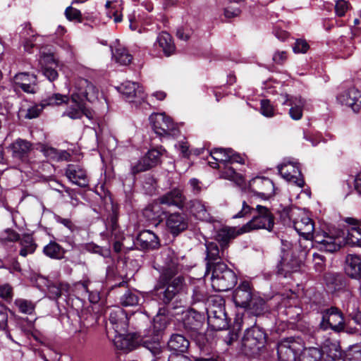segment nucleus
<instances>
[{"label":"nucleus","mask_w":361,"mask_h":361,"mask_svg":"<svg viewBox=\"0 0 361 361\" xmlns=\"http://www.w3.org/2000/svg\"><path fill=\"white\" fill-rule=\"evenodd\" d=\"M185 285V279L182 276H178L173 279L159 276L154 287V295L160 302L169 305L173 309L184 307L185 301L181 298V291Z\"/></svg>","instance_id":"f257e3e1"},{"label":"nucleus","mask_w":361,"mask_h":361,"mask_svg":"<svg viewBox=\"0 0 361 361\" xmlns=\"http://www.w3.org/2000/svg\"><path fill=\"white\" fill-rule=\"evenodd\" d=\"M252 212H255V214L252 219L243 226V231L250 232L252 230L265 229L269 231H272L274 226V217L271 212L267 207L262 205H257L254 209L250 206L245 200L242 203V209L233 218L238 219L247 216Z\"/></svg>","instance_id":"f03ea898"},{"label":"nucleus","mask_w":361,"mask_h":361,"mask_svg":"<svg viewBox=\"0 0 361 361\" xmlns=\"http://www.w3.org/2000/svg\"><path fill=\"white\" fill-rule=\"evenodd\" d=\"M345 222L350 227L347 231L346 236L326 235L319 241L320 248L326 252H334L340 250L344 245L361 247V228L357 219L346 218Z\"/></svg>","instance_id":"7ed1b4c3"},{"label":"nucleus","mask_w":361,"mask_h":361,"mask_svg":"<svg viewBox=\"0 0 361 361\" xmlns=\"http://www.w3.org/2000/svg\"><path fill=\"white\" fill-rule=\"evenodd\" d=\"M212 271V286L218 292L227 291L237 283V276L224 262H218L209 269Z\"/></svg>","instance_id":"20e7f679"},{"label":"nucleus","mask_w":361,"mask_h":361,"mask_svg":"<svg viewBox=\"0 0 361 361\" xmlns=\"http://www.w3.org/2000/svg\"><path fill=\"white\" fill-rule=\"evenodd\" d=\"M304 349L302 340L299 337H288L277 344L279 361H299V356Z\"/></svg>","instance_id":"39448f33"},{"label":"nucleus","mask_w":361,"mask_h":361,"mask_svg":"<svg viewBox=\"0 0 361 361\" xmlns=\"http://www.w3.org/2000/svg\"><path fill=\"white\" fill-rule=\"evenodd\" d=\"M71 97L74 102L76 101L84 103L86 101L92 102L97 98V91L90 81L84 78H79L75 82Z\"/></svg>","instance_id":"423d86ee"},{"label":"nucleus","mask_w":361,"mask_h":361,"mask_svg":"<svg viewBox=\"0 0 361 361\" xmlns=\"http://www.w3.org/2000/svg\"><path fill=\"white\" fill-rule=\"evenodd\" d=\"M320 326L324 330L332 329L340 332L344 329V318L342 312L335 307H331L322 312Z\"/></svg>","instance_id":"0eeeda50"},{"label":"nucleus","mask_w":361,"mask_h":361,"mask_svg":"<svg viewBox=\"0 0 361 361\" xmlns=\"http://www.w3.org/2000/svg\"><path fill=\"white\" fill-rule=\"evenodd\" d=\"M164 151L162 147L149 149L135 165L131 167L132 174L135 176L158 165L161 161V157Z\"/></svg>","instance_id":"6e6552de"},{"label":"nucleus","mask_w":361,"mask_h":361,"mask_svg":"<svg viewBox=\"0 0 361 361\" xmlns=\"http://www.w3.org/2000/svg\"><path fill=\"white\" fill-rule=\"evenodd\" d=\"M207 316L208 324L213 330L221 331L228 326L224 302L210 306L207 310Z\"/></svg>","instance_id":"1a4fd4ad"},{"label":"nucleus","mask_w":361,"mask_h":361,"mask_svg":"<svg viewBox=\"0 0 361 361\" xmlns=\"http://www.w3.org/2000/svg\"><path fill=\"white\" fill-rule=\"evenodd\" d=\"M152 128L154 133L159 136L174 135L176 130L173 120L164 113L152 114L149 118Z\"/></svg>","instance_id":"9d476101"},{"label":"nucleus","mask_w":361,"mask_h":361,"mask_svg":"<svg viewBox=\"0 0 361 361\" xmlns=\"http://www.w3.org/2000/svg\"><path fill=\"white\" fill-rule=\"evenodd\" d=\"M277 168L279 173L287 181L293 183L299 188L304 186L305 180L297 162L284 161L279 165Z\"/></svg>","instance_id":"9b49d317"},{"label":"nucleus","mask_w":361,"mask_h":361,"mask_svg":"<svg viewBox=\"0 0 361 361\" xmlns=\"http://www.w3.org/2000/svg\"><path fill=\"white\" fill-rule=\"evenodd\" d=\"M266 341V334L259 327L253 326L247 329L243 338L245 349L259 350Z\"/></svg>","instance_id":"f8f14e48"},{"label":"nucleus","mask_w":361,"mask_h":361,"mask_svg":"<svg viewBox=\"0 0 361 361\" xmlns=\"http://www.w3.org/2000/svg\"><path fill=\"white\" fill-rule=\"evenodd\" d=\"M33 149V143L22 138L15 140L8 147V151L11 152L12 158L21 162L28 161L30 154Z\"/></svg>","instance_id":"ddd939ff"},{"label":"nucleus","mask_w":361,"mask_h":361,"mask_svg":"<svg viewBox=\"0 0 361 361\" xmlns=\"http://www.w3.org/2000/svg\"><path fill=\"white\" fill-rule=\"evenodd\" d=\"M117 90L123 97L129 102H139L144 101L145 96L142 87L137 82L126 81L117 87Z\"/></svg>","instance_id":"4468645a"},{"label":"nucleus","mask_w":361,"mask_h":361,"mask_svg":"<svg viewBox=\"0 0 361 361\" xmlns=\"http://www.w3.org/2000/svg\"><path fill=\"white\" fill-rule=\"evenodd\" d=\"M250 189L263 199H269L274 194V185L271 180L265 177H255L250 180Z\"/></svg>","instance_id":"2eb2a0df"},{"label":"nucleus","mask_w":361,"mask_h":361,"mask_svg":"<svg viewBox=\"0 0 361 361\" xmlns=\"http://www.w3.org/2000/svg\"><path fill=\"white\" fill-rule=\"evenodd\" d=\"M157 200L160 204L168 207L173 206L180 210L185 209L186 204V197L183 194V190L180 188H173L160 196Z\"/></svg>","instance_id":"dca6fc26"},{"label":"nucleus","mask_w":361,"mask_h":361,"mask_svg":"<svg viewBox=\"0 0 361 361\" xmlns=\"http://www.w3.org/2000/svg\"><path fill=\"white\" fill-rule=\"evenodd\" d=\"M206 258L207 260V271L218 262H222L221 260L228 261V252L225 248L219 249L218 245L215 242H206Z\"/></svg>","instance_id":"f3484780"},{"label":"nucleus","mask_w":361,"mask_h":361,"mask_svg":"<svg viewBox=\"0 0 361 361\" xmlns=\"http://www.w3.org/2000/svg\"><path fill=\"white\" fill-rule=\"evenodd\" d=\"M204 320L202 314L192 310L188 312L183 319L184 329L191 337L196 336L202 329Z\"/></svg>","instance_id":"a211bd4d"},{"label":"nucleus","mask_w":361,"mask_h":361,"mask_svg":"<svg viewBox=\"0 0 361 361\" xmlns=\"http://www.w3.org/2000/svg\"><path fill=\"white\" fill-rule=\"evenodd\" d=\"M67 178L74 185L80 188L89 185L90 178L86 170L78 164H68L65 171Z\"/></svg>","instance_id":"6ab92c4d"},{"label":"nucleus","mask_w":361,"mask_h":361,"mask_svg":"<svg viewBox=\"0 0 361 361\" xmlns=\"http://www.w3.org/2000/svg\"><path fill=\"white\" fill-rule=\"evenodd\" d=\"M252 298V288L247 281L240 283L233 293V300L236 307L247 308Z\"/></svg>","instance_id":"aec40b11"},{"label":"nucleus","mask_w":361,"mask_h":361,"mask_svg":"<svg viewBox=\"0 0 361 361\" xmlns=\"http://www.w3.org/2000/svg\"><path fill=\"white\" fill-rule=\"evenodd\" d=\"M42 74L50 81L54 82L59 78L56 71L57 63L53 54L43 53L39 59Z\"/></svg>","instance_id":"412c9836"},{"label":"nucleus","mask_w":361,"mask_h":361,"mask_svg":"<svg viewBox=\"0 0 361 361\" xmlns=\"http://www.w3.org/2000/svg\"><path fill=\"white\" fill-rule=\"evenodd\" d=\"M245 233L240 228L235 227L224 226L216 231V240L220 244V247L228 250L230 243L239 235Z\"/></svg>","instance_id":"4be33fe9"},{"label":"nucleus","mask_w":361,"mask_h":361,"mask_svg":"<svg viewBox=\"0 0 361 361\" xmlns=\"http://www.w3.org/2000/svg\"><path fill=\"white\" fill-rule=\"evenodd\" d=\"M166 224L169 231L177 235L187 229L188 226V219L183 214L174 212L166 216Z\"/></svg>","instance_id":"5701e85b"},{"label":"nucleus","mask_w":361,"mask_h":361,"mask_svg":"<svg viewBox=\"0 0 361 361\" xmlns=\"http://www.w3.org/2000/svg\"><path fill=\"white\" fill-rule=\"evenodd\" d=\"M300 262L289 253H284L277 264V274L286 277L288 274L299 271Z\"/></svg>","instance_id":"b1692460"},{"label":"nucleus","mask_w":361,"mask_h":361,"mask_svg":"<svg viewBox=\"0 0 361 361\" xmlns=\"http://www.w3.org/2000/svg\"><path fill=\"white\" fill-rule=\"evenodd\" d=\"M109 323L115 334L126 333L128 327V319L123 310L117 308L112 310L109 316Z\"/></svg>","instance_id":"393cba45"},{"label":"nucleus","mask_w":361,"mask_h":361,"mask_svg":"<svg viewBox=\"0 0 361 361\" xmlns=\"http://www.w3.org/2000/svg\"><path fill=\"white\" fill-rule=\"evenodd\" d=\"M66 103L68 106L63 113V116H68L71 119H80L83 116H86L88 118H91L90 112L83 102L76 101L74 102L71 97H68V101Z\"/></svg>","instance_id":"a878e982"},{"label":"nucleus","mask_w":361,"mask_h":361,"mask_svg":"<svg viewBox=\"0 0 361 361\" xmlns=\"http://www.w3.org/2000/svg\"><path fill=\"white\" fill-rule=\"evenodd\" d=\"M14 83L16 88H20L27 93H35L36 91L37 76L27 73H19L14 77Z\"/></svg>","instance_id":"bb28decb"},{"label":"nucleus","mask_w":361,"mask_h":361,"mask_svg":"<svg viewBox=\"0 0 361 361\" xmlns=\"http://www.w3.org/2000/svg\"><path fill=\"white\" fill-rule=\"evenodd\" d=\"M293 228L304 239L310 240L313 238L314 224L312 219L303 215L293 221Z\"/></svg>","instance_id":"cd10ccee"},{"label":"nucleus","mask_w":361,"mask_h":361,"mask_svg":"<svg viewBox=\"0 0 361 361\" xmlns=\"http://www.w3.org/2000/svg\"><path fill=\"white\" fill-rule=\"evenodd\" d=\"M340 102L351 107L355 112L361 111V92L355 87H350L339 95Z\"/></svg>","instance_id":"c85d7f7f"},{"label":"nucleus","mask_w":361,"mask_h":361,"mask_svg":"<svg viewBox=\"0 0 361 361\" xmlns=\"http://www.w3.org/2000/svg\"><path fill=\"white\" fill-rule=\"evenodd\" d=\"M180 269L179 259L173 251L169 250L166 254L165 265L159 276L165 279H173Z\"/></svg>","instance_id":"c756f323"},{"label":"nucleus","mask_w":361,"mask_h":361,"mask_svg":"<svg viewBox=\"0 0 361 361\" xmlns=\"http://www.w3.org/2000/svg\"><path fill=\"white\" fill-rule=\"evenodd\" d=\"M135 245L141 249H156L159 247V240L157 235L150 230H144L137 236Z\"/></svg>","instance_id":"7c9ffc66"},{"label":"nucleus","mask_w":361,"mask_h":361,"mask_svg":"<svg viewBox=\"0 0 361 361\" xmlns=\"http://www.w3.org/2000/svg\"><path fill=\"white\" fill-rule=\"evenodd\" d=\"M185 209L192 214L197 219L208 221L210 219L206 206L198 200H192L185 204Z\"/></svg>","instance_id":"2f4dec72"},{"label":"nucleus","mask_w":361,"mask_h":361,"mask_svg":"<svg viewBox=\"0 0 361 361\" xmlns=\"http://www.w3.org/2000/svg\"><path fill=\"white\" fill-rule=\"evenodd\" d=\"M345 271L353 279L361 276V257L357 255L349 254L345 257Z\"/></svg>","instance_id":"473e14b6"},{"label":"nucleus","mask_w":361,"mask_h":361,"mask_svg":"<svg viewBox=\"0 0 361 361\" xmlns=\"http://www.w3.org/2000/svg\"><path fill=\"white\" fill-rule=\"evenodd\" d=\"M189 345V341L184 336L179 334H172L167 343L169 350L176 353L183 354L186 353Z\"/></svg>","instance_id":"72a5a7b5"},{"label":"nucleus","mask_w":361,"mask_h":361,"mask_svg":"<svg viewBox=\"0 0 361 361\" xmlns=\"http://www.w3.org/2000/svg\"><path fill=\"white\" fill-rule=\"evenodd\" d=\"M232 152L231 148H215L209 152L210 156L215 161H209L211 167L216 169L220 164L226 165L229 160V154Z\"/></svg>","instance_id":"f704fd0d"},{"label":"nucleus","mask_w":361,"mask_h":361,"mask_svg":"<svg viewBox=\"0 0 361 361\" xmlns=\"http://www.w3.org/2000/svg\"><path fill=\"white\" fill-rule=\"evenodd\" d=\"M154 45H158L159 47L161 49L166 56H170L176 50L172 37L166 32H162L158 35Z\"/></svg>","instance_id":"c9c22d12"},{"label":"nucleus","mask_w":361,"mask_h":361,"mask_svg":"<svg viewBox=\"0 0 361 361\" xmlns=\"http://www.w3.org/2000/svg\"><path fill=\"white\" fill-rule=\"evenodd\" d=\"M283 104L290 106L289 114L293 120L297 121L302 118L305 101L301 97L287 99Z\"/></svg>","instance_id":"e433bc0d"},{"label":"nucleus","mask_w":361,"mask_h":361,"mask_svg":"<svg viewBox=\"0 0 361 361\" xmlns=\"http://www.w3.org/2000/svg\"><path fill=\"white\" fill-rule=\"evenodd\" d=\"M19 245L21 247L19 255L23 257L33 254L37 247L32 235L28 233H25L22 235Z\"/></svg>","instance_id":"4c0bfd02"},{"label":"nucleus","mask_w":361,"mask_h":361,"mask_svg":"<svg viewBox=\"0 0 361 361\" xmlns=\"http://www.w3.org/2000/svg\"><path fill=\"white\" fill-rule=\"evenodd\" d=\"M23 25V31L20 32V35L22 37L25 38L23 47L25 51L30 54L32 53V49L36 46L33 43L35 34L30 23H25Z\"/></svg>","instance_id":"58836bf2"},{"label":"nucleus","mask_w":361,"mask_h":361,"mask_svg":"<svg viewBox=\"0 0 361 361\" xmlns=\"http://www.w3.org/2000/svg\"><path fill=\"white\" fill-rule=\"evenodd\" d=\"M115 346L118 349L126 351H131L134 349V341L126 333L116 334L114 338Z\"/></svg>","instance_id":"ea45409f"},{"label":"nucleus","mask_w":361,"mask_h":361,"mask_svg":"<svg viewBox=\"0 0 361 361\" xmlns=\"http://www.w3.org/2000/svg\"><path fill=\"white\" fill-rule=\"evenodd\" d=\"M113 59L118 63L126 66L130 63L133 60V56L128 49L121 45H118L112 50Z\"/></svg>","instance_id":"a19ab883"},{"label":"nucleus","mask_w":361,"mask_h":361,"mask_svg":"<svg viewBox=\"0 0 361 361\" xmlns=\"http://www.w3.org/2000/svg\"><path fill=\"white\" fill-rule=\"evenodd\" d=\"M43 252L46 256L51 259H61L64 257L65 250L57 243L51 241L44 247Z\"/></svg>","instance_id":"79ce46f5"},{"label":"nucleus","mask_w":361,"mask_h":361,"mask_svg":"<svg viewBox=\"0 0 361 361\" xmlns=\"http://www.w3.org/2000/svg\"><path fill=\"white\" fill-rule=\"evenodd\" d=\"M14 305L18 308L19 312L28 315L32 314L35 312L36 307L35 302L24 298L16 299Z\"/></svg>","instance_id":"37998d69"},{"label":"nucleus","mask_w":361,"mask_h":361,"mask_svg":"<svg viewBox=\"0 0 361 361\" xmlns=\"http://www.w3.org/2000/svg\"><path fill=\"white\" fill-rule=\"evenodd\" d=\"M105 7L107 9V15L109 18L114 17L115 23H120L122 20V14L121 13V3L119 1H106Z\"/></svg>","instance_id":"c03bdc74"},{"label":"nucleus","mask_w":361,"mask_h":361,"mask_svg":"<svg viewBox=\"0 0 361 361\" xmlns=\"http://www.w3.org/2000/svg\"><path fill=\"white\" fill-rule=\"evenodd\" d=\"M68 101V97L59 93L52 94L42 100V107L47 106H59Z\"/></svg>","instance_id":"a18cd8bd"},{"label":"nucleus","mask_w":361,"mask_h":361,"mask_svg":"<svg viewBox=\"0 0 361 361\" xmlns=\"http://www.w3.org/2000/svg\"><path fill=\"white\" fill-rule=\"evenodd\" d=\"M68 286L64 283H51L47 286V295L51 300H58Z\"/></svg>","instance_id":"49530a36"},{"label":"nucleus","mask_w":361,"mask_h":361,"mask_svg":"<svg viewBox=\"0 0 361 361\" xmlns=\"http://www.w3.org/2000/svg\"><path fill=\"white\" fill-rule=\"evenodd\" d=\"M248 307L252 314L259 316L265 312L266 304L262 298L252 297Z\"/></svg>","instance_id":"de8ad7c7"},{"label":"nucleus","mask_w":361,"mask_h":361,"mask_svg":"<svg viewBox=\"0 0 361 361\" xmlns=\"http://www.w3.org/2000/svg\"><path fill=\"white\" fill-rule=\"evenodd\" d=\"M43 154L51 160H62L67 159L69 154L66 151L59 152L55 148L51 147H44L42 149Z\"/></svg>","instance_id":"09e8293b"},{"label":"nucleus","mask_w":361,"mask_h":361,"mask_svg":"<svg viewBox=\"0 0 361 361\" xmlns=\"http://www.w3.org/2000/svg\"><path fill=\"white\" fill-rule=\"evenodd\" d=\"M221 177L232 180L238 185H240L243 181V176L229 166L228 164L224 165V169L221 171Z\"/></svg>","instance_id":"8fccbe9b"},{"label":"nucleus","mask_w":361,"mask_h":361,"mask_svg":"<svg viewBox=\"0 0 361 361\" xmlns=\"http://www.w3.org/2000/svg\"><path fill=\"white\" fill-rule=\"evenodd\" d=\"M121 304L125 307L135 306L139 304V295L133 291L127 290L120 299Z\"/></svg>","instance_id":"3c124183"},{"label":"nucleus","mask_w":361,"mask_h":361,"mask_svg":"<svg viewBox=\"0 0 361 361\" xmlns=\"http://www.w3.org/2000/svg\"><path fill=\"white\" fill-rule=\"evenodd\" d=\"M159 207L157 204L149 205L143 211L144 216L150 221H157L161 216Z\"/></svg>","instance_id":"603ef678"},{"label":"nucleus","mask_w":361,"mask_h":361,"mask_svg":"<svg viewBox=\"0 0 361 361\" xmlns=\"http://www.w3.org/2000/svg\"><path fill=\"white\" fill-rule=\"evenodd\" d=\"M111 239L114 241L124 240L123 233L118 228L117 218L115 216L111 218Z\"/></svg>","instance_id":"864d4df0"},{"label":"nucleus","mask_w":361,"mask_h":361,"mask_svg":"<svg viewBox=\"0 0 361 361\" xmlns=\"http://www.w3.org/2000/svg\"><path fill=\"white\" fill-rule=\"evenodd\" d=\"M350 8V4L345 0H338L335 4V13L338 17H343Z\"/></svg>","instance_id":"5fc2aeb1"},{"label":"nucleus","mask_w":361,"mask_h":361,"mask_svg":"<svg viewBox=\"0 0 361 361\" xmlns=\"http://www.w3.org/2000/svg\"><path fill=\"white\" fill-rule=\"evenodd\" d=\"M13 297V288L8 283L0 286V298L6 302L12 300Z\"/></svg>","instance_id":"6e6d98bb"},{"label":"nucleus","mask_w":361,"mask_h":361,"mask_svg":"<svg viewBox=\"0 0 361 361\" xmlns=\"http://www.w3.org/2000/svg\"><path fill=\"white\" fill-rule=\"evenodd\" d=\"M275 110L268 99L261 101V113L266 117H272L274 116Z\"/></svg>","instance_id":"4d7b16f0"},{"label":"nucleus","mask_w":361,"mask_h":361,"mask_svg":"<svg viewBox=\"0 0 361 361\" xmlns=\"http://www.w3.org/2000/svg\"><path fill=\"white\" fill-rule=\"evenodd\" d=\"M65 16L69 20H78V22L82 21L81 12L72 6H68L66 8Z\"/></svg>","instance_id":"13d9d810"},{"label":"nucleus","mask_w":361,"mask_h":361,"mask_svg":"<svg viewBox=\"0 0 361 361\" xmlns=\"http://www.w3.org/2000/svg\"><path fill=\"white\" fill-rule=\"evenodd\" d=\"M304 350V355L305 357H310L311 360L310 361H319L322 357V353L319 349L317 348H305L302 350Z\"/></svg>","instance_id":"bf43d9fd"},{"label":"nucleus","mask_w":361,"mask_h":361,"mask_svg":"<svg viewBox=\"0 0 361 361\" xmlns=\"http://www.w3.org/2000/svg\"><path fill=\"white\" fill-rule=\"evenodd\" d=\"M309 47V44L305 40L297 39L293 47V50L296 54H304L307 52Z\"/></svg>","instance_id":"052dcab7"},{"label":"nucleus","mask_w":361,"mask_h":361,"mask_svg":"<svg viewBox=\"0 0 361 361\" xmlns=\"http://www.w3.org/2000/svg\"><path fill=\"white\" fill-rule=\"evenodd\" d=\"M90 283V282L89 280H85L83 281H80L78 283V286H80L87 293H89V299L91 302L96 303L99 300V295L97 294L90 293V290L88 289V286Z\"/></svg>","instance_id":"680f3d73"},{"label":"nucleus","mask_w":361,"mask_h":361,"mask_svg":"<svg viewBox=\"0 0 361 361\" xmlns=\"http://www.w3.org/2000/svg\"><path fill=\"white\" fill-rule=\"evenodd\" d=\"M8 325V312L5 306L0 305V329L6 330Z\"/></svg>","instance_id":"e2e57ef3"},{"label":"nucleus","mask_w":361,"mask_h":361,"mask_svg":"<svg viewBox=\"0 0 361 361\" xmlns=\"http://www.w3.org/2000/svg\"><path fill=\"white\" fill-rule=\"evenodd\" d=\"M44 108V107H42V103L40 105L32 106L27 109L25 117L30 119L35 118L40 114Z\"/></svg>","instance_id":"0e129e2a"},{"label":"nucleus","mask_w":361,"mask_h":361,"mask_svg":"<svg viewBox=\"0 0 361 361\" xmlns=\"http://www.w3.org/2000/svg\"><path fill=\"white\" fill-rule=\"evenodd\" d=\"M54 219L57 223L63 225L66 228L69 229L71 231L75 230V226L70 219L62 218L59 215H55Z\"/></svg>","instance_id":"69168bd1"},{"label":"nucleus","mask_w":361,"mask_h":361,"mask_svg":"<svg viewBox=\"0 0 361 361\" xmlns=\"http://www.w3.org/2000/svg\"><path fill=\"white\" fill-rule=\"evenodd\" d=\"M272 59L277 64H283L287 59V53L284 51H276Z\"/></svg>","instance_id":"338daca9"},{"label":"nucleus","mask_w":361,"mask_h":361,"mask_svg":"<svg viewBox=\"0 0 361 361\" xmlns=\"http://www.w3.org/2000/svg\"><path fill=\"white\" fill-rule=\"evenodd\" d=\"M345 361H361V350H350L345 356Z\"/></svg>","instance_id":"774afa93"}]
</instances>
